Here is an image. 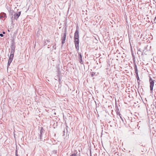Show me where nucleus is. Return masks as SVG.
<instances>
[{"label":"nucleus","mask_w":156,"mask_h":156,"mask_svg":"<svg viewBox=\"0 0 156 156\" xmlns=\"http://www.w3.org/2000/svg\"><path fill=\"white\" fill-rule=\"evenodd\" d=\"M21 12L20 11L17 13H14L11 19L12 21L14 20H17L21 14Z\"/></svg>","instance_id":"4"},{"label":"nucleus","mask_w":156,"mask_h":156,"mask_svg":"<svg viewBox=\"0 0 156 156\" xmlns=\"http://www.w3.org/2000/svg\"><path fill=\"white\" fill-rule=\"evenodd\" d=\"M132 57H133V62H135L136 61V59L135 56L133 54H132Z\"/></svg>","instance_id":"14"},{"label":"nucleus","mask_w":156,"mask_h":156,"mask_svg":"<svg viewBox=\"0 0 156 156\" xmlns=\"http://www.w3.org/2000/svg\"><path fill=\"white\" fill-rule=\"evenodd\" d=\"M117 116H118H118H119V117H120V116H121V115H122L121 114H120V113H119V114H117Z\"/></svg>","instance_id":"27"},{"label":"nucleus","mask_w":156,"mask_h":156,"mask_svg":"<svg viewBox=\"0 0 156 156\" xmlns=\"http://www.w3.org/2000/svg\"><path fill=\"white\" fill-rule=\"evenodd\" d=\"M70 156H76V153H74L72 154Z\"/></svg>","instance_id":"19"},{"label":"nucleus","mask_w":156,"mask_h":156,"mask_svg":"<svg viewBox=\"0 0 156 156\" xmlns=\"http://www.w3.org/2000/svg\"><path fill=\"white\" fill-rule=\"evenodd\" d=\"M11 62L8 61V64H7V68H8L10 66Z\"/></svg>","instance_id":"18"},{"label":"nucleus","mask_w":156,"mask_h":156,"mask_svg":"<svg viewBox=\"0 0 156 156\" xmlns=\"http://www.w3.org/2000/svg\"><path fill=\"white\" fill-rule=\"evenodd\" d=\"M138 51L139 52H142V50L140 48L138 50Z\"/></svg>","instance_id":"24"},{"label":"nucleus","mask_w":156,"mask_h":156,"mask_svg":"<svg viewBox=\"0 0 156 156\" xmlns=\"http://www.w3.org/2000/svg\"><path fill=\"white\" fill-rule=\"evenodd\" d=\"M116 114H119V113H120V112H119V110L118 108V107H116Z\"/></svg>","instance_id":"12"},{"label":"nucleus","mask_w":156,"mask_h":156,"mask_svg":"<svg viewBox=\"0 0 156 156\" xmlns=\"http://www.w3.org/2000/svg\"><path fill=\"white\" fill-rule=\"evenodd\" d=\"M135 70V72L136 73V76L138 75V69L136 70Z\"/></svg>","instance_id":"20"},{"label":"nucleus","mask_w":156,"mask_h":156,"mask_svg":"<svg viewBox=\"0 0 156 156\" xmlns=\"http://www.w3.org/2000/svg\"><path fill=\"white\" fill-rule=\"evenodd\" d=\"M79 31L78 30L76 29L74 34V39L75 40V43H76V42H78V43H79Z\"/></svg>","instance_id":"3"},{"label":"nucleus","mask_w":156,"mask_h":156,"mask_svg":"<svg viewBox=\"0 0 156 156\" xmlns=\"http://www.w3.org/2000/svg\"><path fill=\"white\" fill-rule=\"evenodd\" d=\"M154 80H152V78L150 77L149 82L150 83V90L151 92H152L153 88L154 86Z\"/></svg>","instance_id":"5"},{"label":"nucleus","mask_w":156,"mask_h":156,"mask_svg":"<svg viewBox=\"0 0 156 156\" xmlns=\"http://www.w3.org/2000/svg\"><path fill=\"white\" fill-rule=\"evenodd\" d=\"M75 48L76 50L77 51L78 53V52L79 51V43H78V42H76V43H75Z\"/></svg>","instance_id":"9"},{"label":"nucleus","mask_w":156,"mask_h":156,"mask_svg":"<svg viewBox=\"0 0 156 156\" xmlns=\"http://www.w3.org/2000/svg\"><path fill=\"white\" fill-rule=\"evenodd\" d=\"M78 55L79 57L80 62L82 64H83V62L82 60V56L81 53L80 52H79Z\"/></svg>","instance_id":"7"},{"label":"nucleus","mask_w":156,"mask_h":156,"mask_svg":"<svg viewBox=\"0 0 156 156\" xmlns=\"http://www.w3.org/2000/svg\"><path fill=\"white\" fill-rule=\"evenodd\" d=\"M14 13H15V12L13 10H10V11H9V16L10 17L11 19V18L12 17V16H13V15L14 14Z\"/></svg>","instance_id":"10"},{"label":"nucleus","mask_w":156,"mask_h":156,"mask_svg":"<svg viewBox=\"0 0 156 156\" xmlns=\"http://www.w3.org/2000/svg\"><path fill=\"white\" fill-rule=\"evenodd\" d=\"M141 52H139V51H138V52H137V54H141Z\"/></svg>","instance_id":"29"},{"label":"nucleus","mask_w":156,"mask_h":156,"mask_svg":"<svg viewBox=\"0 0 156 156\" xmlns=\"http://www.w3.org/2000/svg\"><path fill=\"white\" fill-rule=\"evenodd\" d=\"M58 81H59V83H60V82H61V76H60V74L59 73L58 76Z\"/></svg>","instance_id":"15"},{"label":"nucleus","mask_w":156,"mask_h":156,"mask_svg":"<svg viewBox=\"0 0 156 156\" xmlns=\"http://www.w3.org/2000/svg\"><path fill=\"white\" fill-rule=\"evenodd\" d=\"M50 39H48V40H47L45 42V44H47V43L46 42H47L48 43H49V42H50Z\"/></svg>","instance_id":"17"},{"label":"nucleus","mask_w":156,"mask_h":156,"mask_svg":"<svg viewBox=\"0 0 156 156\" xmlns=\"http://www.w3.org/2000/svg\"><path fill=\"white\" fill-rule=\"evenodd\" d=\"M57 122H56L55 124V123H54V127H56L57 126Z\"/></svg>","instance_id":"23"},{"label":"nucleus","mask_w":156,"mask_h":156,"mask_svg":"<svg viewBox=\"0 0 156 156\" xmlns=\"http://www.w3.org/2000/svg\"><path fill=\"white\" fill-rule=\"evenodd\" d=\"M55 45H56V44H55V45L53 46V47H52L53 48V49H55L56 48V47H55Z\"/></svg>","instance_id":"22"},{"label":"nucleus","mask_w":156,"mask_h":156,"mask_svg":"<svg viewBox=\"0 0 156 156\" xmlns=\"http://www.w3.org/2000/svg\"><path fill=\"white\" fill-rule=\"evenodd\" d=\"M136 76L137 80V81H138V80L140 81V80L139 77L138 75H136ZM138 84H140L139 83V82L138 81Z\"/></svg>","instance_id":"16"},{"label":"nucleus","mask_w":156,"mask_h":156,"mask_svg":"<svg viewBox=\"0 0 156 156\" xmlns=\"http://www.w3.org/2000/svg\"><path fill=\"white\" fill-rule=\"evenodd\" d=\"M3 18H5L4 20H4L5 18H7V16L6 14L3 12H2L0 14V18L2 19Z\"/></svg>","instance_id":"6"},{"label":"nucleus","mask_w":156,"mask_h":156,"mask_svg":"<svg viewBox=\"0 0 156 156\" xmlns=\"http://www.w3.org/2000/svg\"><path fill=\"white\" fill-rule=\"evenodd\" d=\"M3 34H5V32H4V31L3 32Z\"/></svg>","instance_id":"30"},{"label":"nucleus","mask_w":156,"mask_h":156,"mask_svg":"<svg viewBox=\"0 0 156 156\" xmlns=\"http://www.w3.org/2000/svg\"><path fill=\"white\" fill-rule=\"evenodd\" d=\"M67 33V28L66 27L64 30L63 33L62 34L61 36L62 44H63L65 42Z\"/></svg>","instance_id":"1"},{"label":"nucleus","mask_w":156,"mask_h":156,"mask_svg":"<svg viewBox=\"0 0 156 156\" xmlns=\"http://www.w3.org/2000/svg\"><path fill=\"white\" fill-rule=\"evenodd\" d=\"M14 56V55H10L9 57V58L8 61L12 62Z\"/></svg>","instance_id":"11"},{"label":"nucleus","mask_w":156,"mask_h":156,"mask_svg":"<svg viewBox=\"0 0 156 156\" xmlns=\"http://www.w3.org/2000/svg\"><path fill=\"white\" fill-rule=\"evenodd\" d=\"M138 125H139L138 124L137 125V127H138Z\"/></svg>","instance_id":"31"},{"label":"nucleus","mask_w":156,"mask_h":156,"mask_svg":"<svg viewBox=\"0 0 156 156\" xmlns=\"http://www.w3.org/2000/svg\"><path fill=\"white\" fill-rule=\"evenodd\" d=\"M16 156H18V155H17V150H16Z\"/></svg>","instance_id":"25"},{"label":"nucleus","mask_w":156,"mask_h":156,"mask_svg":"<svg viewBox=\"0 0 156 156\" xmlns=\"http://www.w3.org/2000/svg\"><path fill=\"white\" fill-rule=\"evenodd\" d=\"M8 31H9V30H8Z\"/></svg>","instance_id":"32"},{"label":"nucleus","mask_w":156,"mask_h":156,"mask_svg":"<svg viewBox=\"0 0 156 156\" xmlns=\"http://www.w3.org/2000/svg\"><path fill=\"white\" fill-rule=\"evenodd\" d=\"M121 119L122 121H123V118L122 117V115L121 116L119 117Z\"/></svg>","instance_id":"26"},{"label":"nucleus","mask_w":156,"mask_h":156,"mask_svg":"<svg viewBox=\"0 0 156 156\" xmlns=\"http://www.w3.org/2000/svg\"><path fill=\"white\" fill-rule=\"evenodd\" d=\"M15 43L14 42H12L11 43V45L10 47V55H14V53L15 52Z\"/></svg>","instance_id":"2"},{"label":"nucleus","mask_w":156,"mask_h":156,"mask_svg":"<svg viewBox=\"0 0 156 156\" xmlns=\"http://www.w3.org/2000/svg\"><path fill=\"white\" fill-rule=\"evenodd\" d=\"M40 139H41V137L42 136V135L44 133V130L43 129V127H41V129L40 130Z\"/></svg>","instance_id":"8"},{"label":"nucleus","mask_w":156,"mask_h":156,"mask_svg":"<svg viewBox=\"0 0 156 156\" xmlns=\"http://www.w3.org/2000/svg\"><path fill=\"white\" fill-rule=\"evenodd\" d=\"M0 36L1 37H3V34H1H1H0Z\"/></svg>","instance_id":"28"},{"label":"nucleus","mask_w":156,"mask_h":156,"mask_svg":"<svg viewBox=\"0 0 156 156\" xmlns=\"http://www.w3.org/2000/svg\"><path fill=\"white\" fill-rule=\"evenodd\" d=\"M133 64H134V67L135 70H137V65H136V62H133Z\"/></svg>","instance_id":"13"},{"label":"nucleus","mask_w":156,"mask_h":156,"mask_svg":"<svg viewBox=\"0 0 156 156\" xmlns=\"http://www.w3.org/2000/svg\"><path fill=\"white\" fill-rule=\"evenodd\" d=\"M95 73H94V72H93L91 74V76L92 77H93L94 75H95Z\"/></svg>","instance_id":"21"}]
</instances>
